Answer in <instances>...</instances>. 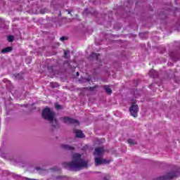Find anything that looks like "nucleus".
<instances>
[{
  "mask_svg": "<svg viewBox=\"0 0 180 180\" xmlns=\"http://www.w3.org/2000/svg\"><path fill=\"white\" fill-rule=\"evenodd\" d=\"M64 167L69 168L71 171H79L82 168L88 167V162L81 158V155L75 153L72 155V160L71 162H65Z\"/></svg>",
  "mask_w": 180,
  "mask_h": 180,
  "instance_id": "obj_1",
  "label": "nucleus"
},
{
  "mask_svg": "<svg viewBox=\"0 0 180 180\" xmlns=\"http://www.w3.org/2000/svg\"><path fill=\"white\" fill-rule=\"evenodd\" d=\"M105 154V148H97L95 149L94 155H95V164L96 166L101 165V164H109L110 161L103 159L102 155Z\"/></svg>",
  "mask_w": 180,
  "mask_h": 180,
  "instance_id": "obj_2",
  "label": "nucleus"
},
{
  "mask_svg": "<svg viewBox=\"0 0 180 180\" xmlns=\"http://www.w3.org/2000/svg\"><path fill=\"white\" fill-rule=\"evenodd\" d=\"M56 116V113L51 110L49 108H46L43 111H42V117L44 119H46V120H49L52 123V126L53 127H56L58 124V122L57 121L56 119L54 118Z\"/></svg>",
  "mask_w": 180,
  "mask_h": 180,
  "instance_id": "obj_3",
  "label": "nucleus"
},
{
  "mask_svg": "<svg viewBox=\"0 0 180 180\" xmlns=\"http://www.w3.org/2000/svg\"><path fill=\"white\" fill-rule=\"evenodd\" d=\"M60 120L66 124H75V126H79V122L78 120L70 118L68 117H61Z\"/></svg>",
  "mask_w": 180,
  "mask_h": 180,
  "instance_id": "obj_4",
  "label": "nucleus"
},
{
  "mask_svg": "<svg viewBox=\"0 0 180 180\" xmlns=\"http://www.w3.org/2000/svg\"><path fill=\"white\" fill-rule=\"evenodd\" d=\"M129 112L133 117H137L139 113V105L136 103H133L129 108Z\"/></svg>",
  "mask_w": 180,
  "mask_h": 180,
  "instance_id": "obj_5",
  "label": "nucleus"
},
{
  "mask_svg": "<svg viewBox=\"0 0 180 180\" xmlns=\"http://www.w3.org/2000/svg\"><path fill=\"white\" fill-rule=\"evenodd\" d=\"M175 176H180L179 174H176L174 172L169 173L167 176H163L162 177H160L158 180H168L172 179V178H175Z\"/></svg>",
  "mask_w": 180,
  "mask_h": 180,
  "instance_id": "obj_6",
  "label": "nucleus"
},
{
  "mask_svg": "<svg viewBox=\"0 0 180 180\" xmlns=\"http://www.w3.org/2000/svg\"><path fill=\"white\" fill-rule=\"evenodd\" d=\"M74 133L76 134V137H78L79 139H82V137H84V133H82V131L79 129H74Z\"/></svg>",
  "mask_w": 180,
  "mask_h": 180,
  "instance_id": "obj_7",
  "label": "nucleus"
},
{
  "mask_svg": "<svg viewBox=\"0 0 180 180\" xmlns=\"http://www.w3.org/2000/svg\"><path fill=\"white\" fill-rule=\"evenodd\" d=\"M12 51V47L8 46L7 48H4L1 50V53H3V54H5L6 53H11V51Z\"/></svg>",
  "mask_w": 180,
  "mask_h": 180,
  "instance_id": "obj_8",
  "label": "nucleus"
},
{
  "mask_svg": "<svg viewBox=\"0 0 180 180\" xmlns=\"http://www.w3.org/2000/svg\"><path fill=\"white\" fill-rule=\"evenodd\" d=\"M61 148L63 150H70V151H72V150H74V147L68 146V145H62Z\"/></svg>",
  "mask_w": 180,
  "mask_h": 180,
  "instance_id": "obj_9",
  "label": "nucleus"
},
{
  "mask_svg": "<svg viewBox=\"0 0 180 180\" xmlns=\"http://www.w3.org/2000/svg\"><path fill=\"white\" fill-rule=\"evenodd\" d=\"M104 89H105V92H107V94H109V95H110L112 94V89H110V87H109V86H105Z\"/></svg>",
  "mask_w": 180,
  "mask_h": 180,
  "instance_id": "obj_10",
  "label": "nucleus"
},
{
  "mask_svg": "<svg viewBox=\"0 0 180 180\" xmlns=\"http://www.w3.org/2000/svg\"><path fill=\"white\" fill-rule=\"evenodd\" d=\"M128 143L130 144L131 146H134V144H137V142H136V141L133 139H129Z\"/></svg>",
  "mask_w": 180,
  "mask_h": 180,
  "instance_id": "obj_11",
  "label": "nucleus"
},
{
  "mask_svg": "<svg viewBox=\"0 0 180 180\" xmlns=\"http://www.w3.org/2000/svg\"><path fill=\"white\" fill-rule=\"evenodd\" d=\"M51 85L52 88H57V87L59 86V85L58 84L57 82H52V83L51 84Z\"/></svg>",
  "mask_w": 180,
  "mask_h": 180,
  "instance_id": "obj_12",
  "label": "nucleus"
},
{
  "mask_svg": "<svg viewBox=\"0 0 180 180\" xmlns=\"http://www.w3.org/2000/svg\"><path fill=\"white\" fill-rule=\"evenodd\" d=\"M92 57H94V58H96V60H98L99 59V54H97V53H92Z\"/></svg>",
  "mask_w": 180,
  "mask_h": 180,
  "instance_id": "obj_13",
  "label": "nucleus"
},
{
  "mask_svg": "<svg viewBox=\"0 0 180 180\" xmlns=\"http://www.w3.org/2000/svg\"><path fill=\"white\" fill-rule=\"evenodd\" d=\"M13 39H14L13 36L10 35L8 37V41L12 42L13 41Z\"/></svg>",
  "mask_w": 180,
  "mask_h": 180,
  "instance_id": "obj_14",
  "label": "nucleus"
},
{
  "mask_svg": "<svg viewBox=\"0 0 180 180\" xmlns=\"http://www.w3.org/2000/svg\"><path fill=\"white\" fill-rule=\"evenodd\" d=\"M55 108H56V109H57V110H60V109H63L61 105L60 104H57V103L55 105Z\"/></svg>",
  "mask_w": 180,
  "mask_h": 180,
  "instance_id": "obj_15",
  "label": "nucleus"
},
{
  "mask_svg": "<svg viewBox=\"0 0 180 180\" xmlns=\"http://www.w3.org/2000/svg\"><path fill=\"white\" fill-rule=\"evenodd\" d=\"M65 58H68V54H70V51H65Z\"/></svg>",
  "mask_w": 180,
  "mask_h": 180,
  "instance_id": "obj_16",
  "label": "nucleus"
},
{
  "mask_svg": "<svg viewBox=\"0 0 180 180\" xmlns=\"http://www.w3.org/2000/svg\"><path fill=\"white\" fill-rule=\"evenodd\" d=\"M65 39H65V37H64L60 38V40L61 41H64Z\"/></svg>",
  "mask_w": 180,
  "mask_h": 180,
  "instance_id": "obj_17",
  "label": "nucleus"
},
{
  "mask_svg": "<svg viewBox=\"0 0 180 180\" xmlns=\"http://www.w3.org/2000/svg\"><path fill=\"white\" fill-rule=\"evenodd\" d=\"M77 76L79 77V72H77Z\"/></svg>",
  "mask_w": 180,
  "mask_h": 180,
  "instance_id": "obj_18",
  "label": "nucleus"
},
{
  "mask_svg": "<svg viewBox=\"0 0 180 180\" xmlns=\"http://www.w3.org/2000/svg\"><path fill=\"white\" fill-rule=\"evenodd\" d=\"M40 169V168L37 167V171H39Z\"/></svg>",
  "mask_w": 180,
  "mask_h": 180,
  "instance_id": "obj_19",
  "label": "nucleus"
},
{
  "mask_svg": "<svg viewBox=\"0 0 180 180\" xmlns=\"http://www.w3.org/2000/svg\"><path fill=\"white\" fill-rule=\"evenodd\" d=\"M27 180H32V179H27Z\"/></svg>",
  "mask_w": 180,
  "mask_h": 180,
  "instance_id": "obj_20",
  "label": "nucleus"
}]
</instances>
